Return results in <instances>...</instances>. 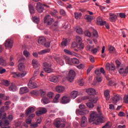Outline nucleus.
I'll return each instance as SVG.
<instances>
[{
	"mask_svg": "<svg viewBox=\"0 0 128 128\" xmlns=\"http://www.w3.org/2000/svg\"><path fill=\"white\" fill-rule=\"evenodd\" d=\"M119 73L120 74H128V67L127 66L126 69H124V68H120L119 70Z\"/></svg>",
	"mask_w": 128,
	"mask_h": 128,
	"instance_id": "obj_25",
	"label": "nucleus"
},
{
	"mask_svg": "<svg viewBox=\"0 0 128 128\" xmlns=\"http://www.w3.org/2000/svg\"><path fill=\"white\" fill-rule=\"evenodd\" d=\"M94 48V46H90V45H88L86 47V50H88L89 52H92V49Z\"/></svg>",
	"mask_w": 128,
	"mask_h": 128,
	"instance_id": "obj_52",
	"label": "nucleus"
},
{
	"mask_svg": "<svg viewBox=\"0 0 128 128\" xmlns=\"http://www.w3.org/2000/svg\"><path fill=\"white\" fill-rule=\"evenodd\" d=\"M46 39L44 38V36H40L38 39V44L40 45L43 46L46 43Z\"/></svg>",
	"mask_w": 128,
	"mask_h": 128,
	"instance_id": "obj_17",
	"label": "nucleus"
},
{
	"mask_svg": "<svg viewBox=\"0 0 128 128\" xmlns=\"http://www.w3.org/2000/svg\"><path fill=\"white\" fill-rule=\"evenodd\" d=\"M54 18L50 17V15H46L44 18V22L46 24L47 26H50L54 22Z\"/></svg>",
	"mask_w": 128,
	"mask_h": 128,
	"instance_id": "obj_4",
	"label": "nucleus"
},
{
	"mask_svg": "<svg viewBox=\"0 0 128 128\" xmlns=\"http://www.w3.org/2000/svg\"><path fill=\"white\" fill-rule=\"evenodd\" d=\"M44 70L46 72H52V69L50 68L52 67V64L48 62L44 63Z\"/></svg>",
	"mask_w": 128,
	"mask_h": 128,
	"instance_id": "obj_6",
	"label": "nucleus"
},
{
	"mask_svg": "<svg viewBox=\"0 0 128 128\" xmlns=\"http://www.w3.org/2000/svg\"><path fill=\"white\" fill-rule=\"evenodd\" d=\"M56 60L60 66H64V61L60 58H56Z\"/></svg>",
	"mask_w": 128,
	"mask_h": 128,
	"instance_id": "obj_30",
	"label": "nucleus"
},
{
	"mask_svg": "<svg viewBox=\"0 0 128 128\" xmlns=\"http://www.w3.org/2000/svg\"><path fill=\"white\" fill-rule=\"evenodd\" d=\"M54 124L56 128H60V119H56L55 120Z\"/></svg>",
	"mask_w": 128,
	"mask_h": 128,
	"instance_id": "obj_34",
	"label": "nucleus"
},
{
	"mask_svg": "<svg viewBox=\"0 0 128 128\" xmlns=\"http://www.w3.org/2000/svg\"><path fill=\"white\" fill-rule=\"evenodd\" d=\"M54 96V94L52 92H48L47 94V96L49 98H52Z\"/></svg>",
	"mask_w": 128,
	"mask_h": 128,
	"instance_id": "obj_47",
	"label": "nucleus"
},
{
	"mask_svg": "<svg viewBox=\"0 0 128 128\" xmlns=\"http://www.w3.org/2000/svg\"><path fill=\"white\" fill-rule=\"evenodd\" d=\"M0 98H2V100H6L8 98V97L4 96V94H0Z\"/></svg>",
	"mask_w": 128,
	"mask_h": 128,
	"instance_id": "obj_57",
	"label": "nucleus"
},
{
	"mask_svg": "<svg viewBox=\"0 0 128 128\" xmlns=\"http://www.w3.org/2000/svg\"><path fill=\"white\" fill-rule=\"evenodd\" d=\"M104 96L106 98V100H108L110 98V91L106 90L104 92Z\"/></svg>",
	"mask_w": 128,
	"mask_h": 128,
	"instance_id": "obj_31",
	"label": "nucleus"
},
{
	"mask_svg": "<svg viewBox=\"0 0 128 128\" xmlns=\"http://www.w3.org/2000/svg\"><path fill=\"white\" fill-rule=\"evenodd\" d=\"M86 106L88 108H94V104L90 102H87Z\"/></svg>",
	"mask_w": 128,
	"mask_h": 128,
	"instance_id": "obj_41",
	"label": "nucleus"
},
{
	"mask_svg": "<svg viewBox=\"0 0 128 128\" xmlns=\"http://www.w3.org/2000/svg\"><path fill=\"white\" fill-rule=\"evenodd\" d=\"M19 78H24L25 76H26V72H18Z\"/></svg>",
	"mask_w": 128,
	"mask_h": 128,
	"instance_id": "obj_53",
	"label": "nucleus"
},
{
	"mask_svg": "<svg viewBox=\"0 0 128 128\" xmlns=\"http://www.w3.org/2000/svg\"><path fill=\"white\" fill-rule=\"evenodd\" d=\"M34 112V107H29L28 109L26 110V116H28L30 114Z\"/></svg>",
	"mask_w": 128,
	"mask_h": 128,
	"instance_id": "obj_22",
	"label": "nucleus"
},
{
	"mask_svg": "<svg viewBox=\"0 0 128 128\" xmlns=\"http://www.w3.org/2000/svg\"><path fill=\"white\" fill-rule=\"evenodd\" d=\"M102 128H112L110 122H108L104 126L102 127Z\"/></svg>",
	"mask_w": 128,
	"mask_h": 128,
	"instance_id": "obj_54",
	"label": "nucleus"
},
{
	"mask_svg": "<svg viewBox=\"0 0 128 128\" xmlns=\"http://www.w3.org/2000/svg\"><path fill=\"white\" fill-rule=\"evenodd\" d=\"M63 57L65 60L66 64H69V66H72V61H70V57L66 55H64Z\"/></svg>",
	"mask_w": 128,
	"mask_h": 128,
	"instance_id": "obj_20",
	"label": "nucleus"
},
{
	"mask_svg": "<svg viewBox=\"0 0 128 128\" xmlns=\"http://www.w3.org/2000/svg\"><path fill=\"white\" fill-rule=\"evenodd\" d=\"M76 32L79 34H82L84 31L82 30V28L78 26L76 28Z\"/></svg>",
	"mask_w": 128,
	"mask_h": 128,
	"instance_id": "obj_35",
	"label": "nucleus"
},
{
	"mask_svg": "<svg viewBox=\"0 0 128 128\" xmlns=\"http://www.w3.org/2000/svg\"><path fill=\"white\" fill-rule=\"evenodd\" d=\"M32 66H34V68H36L39 66H40V63L36 59H33L32 60Z\"/></svg>",
	"mask_w": 128,
	"mask_h": 128,
	"instance_id": "obj_15",
	"label": "nucleus"
},
{
	"mask_svg": "<svg viewBox=\"0 0 128 128\" xmlns=\"http://www.w3.org/2000/svg\"><path fill=\"white\" fill-rule=\"evenodd\" d=\"M122 100V98L120 96L116 95L111 98V102L113 104H116V102H118L119 100Z\"/></svg>",
	"mask_w": 128,
	"mask_h": 128,
	"instance_id": "obj_11",
	"label": "nucleus"
},
{
	"mask_svg": "<svg viewBox=\"0 0 128 128\" xmlns=\"http://www.w3.org/2000/svg\"><path fill=\"white\" fill-rule=\"evenodd\" d=\"M50 80L52 82H58L60 80V77L58 76H54L50 78Z\"/></svg>",
	"mask_w": 128,
	"mask_h": 128,
	"instance_id": "obj_23",
	"label": "nucleus"
},
{
	"mask_svg": "<svg viewBox=\"0 0 128 128\" xmlns=\"http://www.w3.org/2000/svg\"><path fill=\"white\" fill-rule=\"evenodd\" d=\"M42 104H50V100L48 98L44 97L42 98Z\"/></svg>",
	"mask_w": 128,
	"mask_h": 128,
	"instance_id": "obj_32",
	"label": "nucleus"
},
{
	"mask_svg": "<svg viewBox=\"0 0 128 128\" xmlns=\"http://www.w3.org/2000/svg\"><path fill=\"white\" fill-rule=\"evenodd\" d=\"M99 50L100 46H98L96 48H93L91 52L94 54L98 52Z\"/></svg>",
	"mask_w": 128,
	"mask_h": 128,
	"instance_id": "obj_44",
	"label": "nucleus"
},
{
	"mask_svg": "<svg viewBox=\"0 0 128 128\" xmlns=\"http://www.w3.org/2000/svg\"><path fill=\"white\" fill-rule=\"evenodd\" d=\"M90 60L91 62H94V57L92 55H90L89 56Z\"/></svg>",
	"mask_w": 128,
	"mask_h": 128,
	"instance_id": "obj_61",
	"label": "nucleus"
},
{
	"mask_svg": "<svg viewBox=\"0 0 128 128\" xmlns=\"http://www.w3.org/2000/svg\"><path fill=\"white\" fill-rule=\"evenodd\" d=\"M50 52V48L44 49L38 52V54L42 56V54H48V52Z\"/></svg>",
	"mask_w": 128,
	"mask_h": 128,
	"instance_id": "obj_24",
	"label": "nucleus"
},
{
	"mask_svg": "<svg viewBox=\"0 0 128 128\" xmlns=\"http://www.w3.org/2000/svg\"><path fill=\"white\" fill-rule=\"evenodd\" d=\"M20 94H26V92H28V88L27 87H22L20 88Z\"/></svg>",
	"mask_w": 128,
	"mask_h": 128,
	"instance_id": "obj_19",
	"label": "nucleus"
},
{
	"mask_svg": "<svg viewBox=\"0 0 128 128\" xmlns=\"http://www.w3.org/2000/svg\"><path fill=\"white\" fill-rule=\"evenodd\" d=\"M32 20L34 22H36V24H38L40 22V18L35 16L32 18Z\"/></svg>",
	"mask_w": 128,
	"mask_h": 128,
	"instance_id": "obj_51",
	"label": "nucleus"
},
{
	"mask_svg": "<svg viewBox=\"0 0 128 128\" xmlns=\"http://www.w3.org/2000/svg\"><path fill=\"white\" fill-rule=\"evenodd\" d=\"M70 42L66 39H64L63 41L62 42V46H68V44Z\"/></svg>",
	"mask_w": 128,
	"mask_h": 128,
	"instance_id": "obj_36",
	"label": "nucleus"
},
{
	"mask_svg": "<svg viewBox=\"0 0 128 128\" xmlns=\"http://www.w3.org/2000/svg\"><path fill=\"white\" fill-rule=\"evenodd\" d=\"M58 22H54V24L51 27V29L54 30L58 28Z\"/></svg>",
	"mask_w": 128,
	"mask_h": 128,
	"instance_id": "obj_45",
	"label": "nucleus"
},
{
	"mask_svg": "<svg viewBox=\"0 0 128 128\" xmlns=\"http://www.w3.org/2000/svg\"><path fill=\"white\" fill-rule=\"evenodd\" d=\"M88 98H88V96L83 97L82 98V99L78 98L77 100V102H78V104H80V102H82V100H88Z\"/></svg>",
	"mask_w": 128,
	"mask_h": 128,
	"instance_id": "obj_40",
	"label": "nucleus"
},
{
	"mask_svg": "<svg viewBox=\"0 0 128 128\" xmlns=\"http://www.w3.org/2000/svg\"><path fill=\"white\" fill-rule=\"evenodd\" d=\"M50 14L53 16H56L58 14V10H54L50 12Z\"/></svg>",
	"mask_w": 128,
	"mask_h": 128,
	"instance_id": "obj_58",
	"label": "nucleus"
},
{
	"mask_svg": "<svg viewBox=\"0 0 128 128\" xmlns=\"http://www.w3.org/2000/svg\"><path fill=\"white\" fill-rule=\"evenodd\" d=\"M97 24L98 26H104L106 24V22L102 20V18L98 16L96 19Z\"/></svg>",
	"mask_w": 128,
	"mask_h": 128,
	"instance_id": "obj_16",
	"label": "nucleus"
},
{
	"mask_svg": "<svg viewBox=\"0 0 128 128\" xmlns=\"http://www.w3.org/2000/svg\"><path fill=\"white\" fill-rule=\"evenodd\" d=\"M4 46L6 48H12L14 46V42L10 38L7 39L4 42Z\"/></svg>",
	"mask_w": 128,
	"mask_h": 128,
	"instance_id": "obj_5",
	"label": "nucleus"
},
{
	"mask_svg": "<svg viewBox=\"0 0 128 128\" xmlns=\"http://www.w3.org/2000/svg\"><path fill=\"white\" fill-rule=\"evenodd\" d=\"M44 6H46V4L42 5L40 2L37 4L36 10L38 12H44Z\"/></svg>",
	"mask_w": 128,
	"mask_h": 128,
	"instance_id": "obj_12",
	"label": "nucleus"
},
{
	"mask_svg": "<svg viewBox=\"0 0 128 128\" xmlns=\"http://www.w3.org/2000/svg\"><path fill=\"white\" fill-rule=\"evenodd\" d=\"M23 54L26 58H28V56H30V53L28 50H24L23 52Z\"/></svg>",
	"mask_w": 128,
	"mask_h": 128,
	"instance_id": "obj_43",
	"label": "nucleus"
},
{
	"mask_svg": "<svg viewBox=\"0 0 128 128\" xmlns=\"http://www.w3.org/2000/svg\"><path fill=\"white\" fill-rule=\"evenodd\" d=\"M77 68H79V70H82L84 68V64H80L79 66H77Z\"/></svg>",
	"mask_w": 128,
	"mask_h": 128,
	"instance_id": "obj_64",
	"label": "nucleus"
},
{
	"mask_svg": "<svg viewBox=\"0 0 128 128\" xmlns=\"http://www.w3.org/2000/svg\"><path fill=\"white\" fill-rule=\"evenodd\" d=\"M93 34V38H98V31L96 30H94L92 32Z\"/></svg>",
	"mask_w": 128,
	"mask_h": 128,
	"instance_id": "obj_42",
	"label": "nucleus"
},
{
	"mask_svg": "<svg viewBox=\"0 0 128 128\" xmlns=\"http://www.w3.org/2000/svg\"><path fill=\"white\" fill-rule=\"evenodd\" d=\"M110 70H116V66L112 63L110 65Z\"/></svg>",
	"mask_w": 128,
	"mask_h": 128,
	"instance_id": "obj_62",
	"label": "nucleus"
},
{
	"mask_svg": "<svg viewBox=\"0 0 128 128\" xmlns=\"http://www.w3.org/2000/svg\"><path fill=\"white\" fill-rule=\"evenodd\" d=\"M86 92H87L88 94H90V96H94L96 94V90L92 88H90L86 90Z\"/></svg>",
	"mask_w": 128,
	"mask_h": 128,
	"instance_id": "obj_18",
	"label": "nucleus"
},
{
	"mask_svg": "<svg viewBox=\"0 0 128 128\" xmlns=\"http://www.w3.org/2000/svg\"><path fill=\"white\" fill-rule=\"evenodd\" d=\"M108 50H109V52L110 54H112V52H114V50H116V48H114V47L110 45L108 46Z\"/></svg>",
	"mask_w": 128,
	"mask_h": 128,
	"instance_id": "obj_46",
	"label": "nucleus"
},
{
	"mask_svg": "<svg viewBox=\"0 0 128 128\" xmlns=\"http://www.w3.org/2000/svg\"><path fill=\"white\" fill-rule=\"evenodd\" d=\"M84 34L86 36H88V38H90V36H92V33H90V32L88 30H86Z\"/></svg>",
	"mask_w": 128,
	"mask_h": 128,
	"instance_id": "obj_49",
	"label": "nucleus"
},
{
	"mask_svg": "<svg viewBox=\"0 0 128 128\" xmlns=\"http://www.w3.org/2000/svg\"><path fill=\"white\" fill-rule=\"evenodd\" d=\"M72 62L74 64H80V60L76 58H72Z\"/></svg>",
	"mask_w": 128,
	"mask_h": 128,
	"instance_id": "obj_39",
	"label": "nucleus"
},
{
	"mask_svg": "<svg viewBox=\"0 0 128 128\" xmlns=\"http://www.w3.org/2000/svg\"><path fill=\"white\" fill-rule=\"evenodd\" d=\"M9 90L11 92H16V84L12 83L10 86L9 87Z\"/></svg>",
	"mask_w": 128,
	"mask_h": 128,
	"instance_id": "obj_28",
	"label": "nucleus"
},
{
	"mask_svg": "<svg viewBox=\"0 0 128 128\" xmlns=\"http://www.w3.org/2000/svg\"><path fill=\"white\" fill-rule=\"evenodd\" d=\"M90 122H94L96 124H100L106 122V118L102 114H100V116H98V112H93L90 115Z\"/></svg>",
	"mask_w": 128,
	"mask_h": 128,
	"instance_id": "obj_1",
	"label": "nucleus"
},
{
	"mask_svg": "<svg viewBox=\"0 0 128 128\" xmlns=\"http://www.w3.org/2000/svg\"><path fill=\"white\" fill-rule=\"evenodd\" d=\"M6 72V69L0 67V74H4V72Z\"/></svg>",
	"mask_w": 128,
	"mask_h": 128,
	"instance_id": "obj_63",
	"label": "nucleus"
},
{
	"mask_svg": "<svg viewBox=\"0 0 128 128\" xmlns=\"http://www.w3.org/2000/svg\"><path fill=\"white\" fill-rule=\"evenodd\" d=\"M76 114L77 116H84V114H86L90 112L88 110H80V109L76 110Z\"/></svg>",
	"mask_w": 128,
	"mask_h": 128,
	"instance_id": "obj_9",
	"label": "nucleus"
},
{
	"mask_svg": "<svg viewBox=\"0 0 128 128\" xmlns=\"http://www.w3.org/2000/svg\"><path fill=\"white\" fill-rule=\"evenodd\" d=\"M78 108L81 110H86V105H84V104H81L79 105Z\"/></svg>",
	"mask_w": 128,
	"mask_h": 128,
	"instance_id": "obj_50",
	"label": "nucleus"
},
{
	"mask_svg": "<svg viewBox=\"0 0 128 128\" xmlns=\"http://www.w3.org/2000/svg\"><path fill=\"white\" fill-rule=\"evenodd\" d=\"M78 84H79V86H84V79H81L79 81Z\"/></svg>",
	"mask_w": 128,
	"mask_h": 128,
	"instance_id": "obj_60",
	"label": "nucleus"
},
{
	"mask_svg": "<svg viewBox=\"0 0 128 128\" xmlns=\"http://www.w3.org/2000/svg\"><path fill=\"white\" fill-rule=\"evenodd\" d=\"M12 74L13 78H19L18 72H12Z\"/></svg>",
	"mask_w": 128,
	"mask_h": 128,
	"instance_id": "obj_55",
	"label": "nucleus"
},
{
	"mask_svg": "<svg viewBox=\"0 0 128 128\" xmlns=\"http://www.w3.org/2000/svg\"><path fill=\"white\" fill-rule=\"evenodd\" d=\"M18 70H20V72H22V70H24L25 68L24 64L22 63H20L18 66Z\"/></svg>",
	"mask_w": 128,
	"mask_h": 128,
	"instance_id": "obj_33",
	"label": "nucleus"
},
{
	"mask_svg": "<svg viewBox=\"0 0 128 128\" xmlns=\"http://www.w3.org/2000/svg\"><path fill=\"white\" fill-rule=\"evenodd\" d=\"M85 20L88 22H90L92 20H94V16H92L90 15L86 14L84 16Z\"/></svg>",
	"mask_w": 128,
	"mask_h": 128,
	"instance_id": "obj_27",
	"label": "nucleus"
},
{
	"mask_svg": "<svg viewBox=\"0 0 128 128\" xmlns=\"http://www.w3.org/2000/svg\"><path fill=\"white\" fill-rule=\"evenodd\" d=\"M74 78H76V72L74 70H70L67 76V80L70 82H74Z\"/></svg>",
	"mask_w": 128,
	"mask_h": 128,
	"instance_id": "obj_3",
	"label": "nucleus"
},
{
	"mask_svg": "<svg viewBox=\"0 0 128 128\" xmlns=\"http://www.w3.org/2000/svg\"><path fill=\"white\" fill-rule=\"evenodd\" d=\"M48 110H46V108H42L40 109V110L36 112V114L38 116H40L42 114H46Z\"/></svg>",
	"mask_w": 128,
	"mask_h": 128,
	"instance_id": "obj_14",
	"label": "nucleus"
},
{
	"mask_svg": "<svg viewBox=\"0 0 128 128\" xmlns=\"http://www.w3.org/2000/svg\"><path fill=\"white\" fill-rule=\"evenodd\" d=\"M56 91L59 94H62L64 92L66 88L62 86H58L55 88Z\"/></svg>",
	"mask_w": 128,
	"mask_h": 128,
	"instance_id": "obj_13",
	"label": "nucleus"
},
{
	"mask_svg": "<svg viewBox=\"0 0 128 128\" xmlns=\"http://www.w3.org/2000/svg\"><path fill=\"white\" fill-rule=\"evenodd\" d=\"M0 66H6V62L5 61L2 57L0 58Z\"/></svg>",
	"mask_w": 128,
	"mask_h": 128,
	"instance_id": "obj_37",
	"label": "nucleus"
},
{
	"mask_svg": "<svg viewBox=\"0 0 128 128\" xmlns=\"http://www.w3.org/2000/svg\"><path fill=\"white\" fill-rule=\"evenodd\" d=\"M64 52H65V54H69V56H78V54L74 52H72L69 50L64 49Z\"/></svg>",
	"mask_w": 128,
	"mask_h": 128,
	"instance_id": "obj_10",
	"label": "nucleus"
},
{
	"mask_svg": "<svg viewBox=\"0 0 128 128\" xmlns=\"http://www.w3.org/2000/svg\"><path fill=\"white\" fill-rule=\"evenodd\" d=\"M110 22H116V18H118V16L116 14H110Z\"/></svg>",
	"mask_w": 128,
	"mask_h": 128,
	"instance_id": "obj_29",
	"label": "nucleus"
},
{
	"mask_svg": "<svg viewBox=\"0 0 128 128\" xmlns=\"http://www.w3.org/2000/svg\"><path fill=\"white\" fill-rule=\"evenodd\" d=\"M28 86L30 88H36L37 85L34 82H32V81L30 80L28 83Z\"/></svg>",
	"mask_w": 128,
	"mask_h": 128,
	"instance_id": "obj_21",
	"label": "nucleus"
},
{
	"mask_svg": "<svg viewBox=\"0 0 128 128\" xmlns=\"http://www.w3.org/2000/svg\"><path fill=\"white\" fill-rule=\"evenodd\" d=\"M50 42H52L50 41H48V42H45V43L44 44V46L45 48H50Z\"/></svg>",
	"mask_w": 128,
	"mask_h": 128,
	"instance_id": "obj_56",
	"label": "nucleus"
},
{
	"mask_svg": "<svg viewBox=\"0 0 128 128\" xmlns=\"http://www.w3.org/2000/svg\"><path fill=\"white\" fill-rule=\"evenodd\" d=\"M70 102V98L68 95L64 96L60 100L61 104H68Z\"/></svg>",
	"mask_w": 128,
	"mask_h": 128,
	"instance_id": "obj_7",
	"label": "nucleus"
},
{
	"mask_svg": "<svg viewBox=\"0 0 128 128\" xmlns=\"http://www.w3.org/2000/svg\"><path fill=\"white\" fill-rule=\"evenodd\" d=\"M71 98H72L73 100H74V98H76V96H78V91H72L71 92Z\"/></svg>",
	"mask_w": 128,
	"mask_h": 128,
	"instance_id": "obj_26",
	"label": "nucleus"
},
{
	"mask_svg": "<svg viewBox=\"0 0 128 128\" xmlns=\"http://www.w3.org/2000/svg\"><path fill=\"white\" fill-rule=\"evenodd\" d=\"M80 124L82 128H86V126H88V118H86V116L82 117Z\"/></svg>",
	"mask_w": 128,
	"mask_h": 128,
	"instance_id": "obj_8",
	"label": "nucleus"
},
{
	"mask_svg": "<svg viewBox=\"0 0 128 128\" xmlns=\"http://www.w3.org/2000/svg\"><path fill=\"white\" fill-rule=\"evenodd\" d=\"M29 10L31 14H34V7L31 5L29 6Z\"/></svg>",
	"mask_w": 128,
	"mask_h": 128,
	"instance_id": "obj_48",
	"label": "nucleus"
},
{
	"mask_svg": "<svg viewBox=\"0 0 128 128\" xmlns=\"http://www.w3.org/2000/svg\"><path fill=\"white\" fill-rule=\"evenodd\" d=\"M10 124V121L6 120V113H4L2 115V119L0 122V126H8Z\"/></svg>",
	"mask_w": 128,
	"mask_h": 128,
	"instance_id": "obj_2",
	"label": "nucleus"
},
{
	"mask_svg": "<svg viewBox=\"0 0 128 128\" xmlns=\"http://www.w3.org/2000/svg\"><path fill=\"white\" fill-rule=\"evenodd\" d=\"M82 16V14L81 13H78L76 12H74V16L76 20H78V18H80Z\"/></svg>",
	"mask_w": 128,
	"mask_h": 128,
	"instance_id": "obj_38",
	"label": "nucleus"
},
{
	"mask_svg": "<svg viewBox=\"0 0 128 128\" xmlns=\"http://www.w3.org/2000/svg\"><path fill=\"white\" fill-rule=\"evenodd\" d=\"M2 84L6 86H8V84H10L8 83V82L6 80H3L2 81Z\"/></svg>",
	"mask_w": 128,
	"mask_h": 128,
	"instance_id": "obj_59",
	"label": "nucleus"
}]
</instances>
